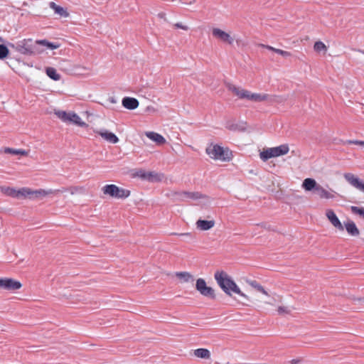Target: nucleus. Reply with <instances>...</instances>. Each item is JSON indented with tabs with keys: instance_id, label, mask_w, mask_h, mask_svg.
Here are the masks:
<instances>
[{
	"instance_id": "13",
	"label": "nucleus",
	"mask_w": 364,
	"mask_h": 364,
	"mask_svg": "<svg viewBox=\"0 0 364 364\" xmlns=\"http://www.w3.org/2000/svg\"><path fill=\"white\" fill-rule=\"evenodd\" d=\"M93 132L99 135L104 141L107 143L115 144L119 141L118 136L113 132L105 128L93 129Z\"/></svg>"
},
{
	"instance_id": "15",
	"label": "nucleus",
	"mask_w": 364,
	"mask_h": 364,
	"mask_svg": "<svg viewBox=\"0 0 364 364\" xmlns=\"http://www.w3.org/2000/svg\"><path fill=\"white\" fill-rule=\"evenodd\" d=\"M215 225V220L211 216L207 218H199L196 222V228L199 231H208L213 229Z\"/></svg>"
},
{
	"instance_id": "38",
	"label": "nucleus",
	"mask_w": 364,
	"mask_h": 364,
	"mask_svg": "<svg viewBox=\"0 0 364 364\" xmlns=\"http://www.w3.org/2000/svg\"><path fill=\"white\" fill-rule=\"evenodd\" d=\"M178 2L181 5L192 6L196 2V0H178Z\"/></svg>"
},
{
	"instance_id": "9",
	"label": "nucleus",
	"mask_w": 364,
	"mask_h": 364,
	"mask_svg": "<svg viewBox=\"0 0 364 364\" xmlns=\"http://www.w3.org/2000/svg\"><path fill=\"white\" fill-rule=\"evenodd\" d=\"M53 191L51 189H32L23 187V200H43L53 195Z\"/></svg>"
},
{
	"instance_id": "7",
	"label": "nucleus",
	"mask_w": 364,
	"mask_h": 364,
	"mask_svg": "<svg viewBox=\"0 0 364 364\" xmlns=\"http://www.w3.org/2000/svg\"><path fill=\"white\" fill-rule=\"evenodd\" d=\"M289 152V146L287 144L278 146L263 149L259 152V157L263 161H267L269 159L279 157L287 155Z\"/></svg>"
},
{
	"instance_id": "25",
	"label": "nucleus",
	"mask_w": 364,
	"mask_h": 364,
	"mask_svg": "<svg viewBox=\"0 0 364 364\" xmlns=\"http://www.w3.org/2000/svg\"><path fill=\"white\" fill-rule=\"evenodd\" d=\"M123 107L127 109H135L139 107V101L134 97H126L122 101Z\"/></svg>"
},
{
	"instance_id": "32",
	"label": "nucleus",
	"mask_w": 364,
	"mask_h": 364,
	"mask_svg": "<svg viewBox=\"0 0 364 364\" xmlns=\"http://www.w3.org/2000/svg\"><path fill=\"white\" fill-rule=\"evenodd\" d=\"M36 43L45 46L48 50H55L60 47L59 44H55L46 40L38 41Z\"/></svg>"
},
{
	"instance_id": "19",
	"label": "nucleus",
	"mask_w": 364,
	"mask_h": 364,
	"mask_svg": "<svg viewBox=\"0 0 364 364\" xmlns=\"http://www.w3.org/2000/svg\"><path fill=\"white\" fill-rule=\"evenodd\" d=\"M175 277L181 284H193L195 281L194 276L188 272H177Z\"/></svg>"
},
{
	"instance_id": "1",
	"label": "nucleus",
	"mask_w": 364,
	"mask_h": 364,
	"mask_svg": "<svg viewBox=\"0 0 364 364\" xmlns=\"http://www.w3.org/2000/svg\"><path fill=\"white\" fill-rule=\"evenodd\" d=\"M214 279L224 294L245 306L250 303L259 309L272 308L276 304V295L255 280L247 282L253 289L251 295L247 294L228 272L220 270L214 274Z\"/></svg>"
},
{
	"instance_id": "3",
	"label": "nucleus",
	"mask_w": 364,
	"mask_h": 364,
	"mask_svg": "<svg viewBox=\"0 0 364 364\" xmlns=\"http://www.w3.org/2000/svg\"><path fill=\"white\" fill-rule=\"evenodd\" d=\"M213 38L218 42L228 46L236 43L238 48L244 49L248 46V42L241 38H237L232 30L228 28L213 26L210 29Z\"/></svg>"
},
{
	"instance_id": "24",
	"label": "nucleus",
	"mask_w": 364,
	"mask_h": 364,
	"mask_svg": "<svg viewBox=\"0 0 364 364\" xmlns=\"http://www.w3.org/2000/svg\"><path fill=\"white\" fill-rule=\"evenodd\" d=\"M50 7L56 14H58L61 18H66L70 16V13L66 8L57 5L54 2L50 3Z\"/></svg>"
},
{
	"instance_id": "4",
	"label": "nucleus",
	"mask_w": 364,
	"mask_h": 364,
	"mask_svg": "<svg viewBox=\"0 0 364 364\" xmlns=\"http://www.w3.org/2000/svg\"><path fill=\"white\" fill-rule=\"evenodd\" d=\"M208 156L215 161L228 163L232 160V151L227 146L219 144L211 143L205 149Z\"/></svg>"
},
{
	"instance_id": "16",
	"label": "nucleus",
	"mask_w": 364,
	"mask_h": 364,
	"mask_svg": "<svg viewBox=\"0 0 364 364\" xmlns=\"http://www.w3.org/2000/svg\"><path fill=\"white\" fill-rule=\"evenodd\" d=\"M1 192L9 197L23 200V188H15L9 186L1 187Z\"/></svg>"
},
{
	"instance_id": "46",
	"label": "nucleus",
	"mask_w": 364,
	"mask_h": 364,
	"mask_svg": "<svg viewBox=\"0 0 364 364\" xmlns=\"http://www.w3.org/2000/svg\"><path fill=\"white\" fill-rule=\"evenodd\" d=\"M23 65H27V66L32 67V65H30L29 64L26 63H23Z\"/></svg>"
},
{
	"instance_id": "29",
	"label": "nucleus",
	"mask_w": 364,
	"mask_h": 364,
	"mask_svg": "<svg viewBox=\"0 0 364 364\" xmlns=\"http://www.w3.org/2000/svg\"><path fill=\"white\" fill-rule=\"evenodd\" d=\"M262 46L266 48L267 49H268L269 50H272V51H274V52L278 53L279 55H282L284 58H290L291 56V53L290 52H289V51L283 50L278 49V48H274L272 46H270L262 45Z\"/></svg>"
},
{
	"instance_id": "18",
	"label": "nucleus",
	"mask_w": 364,
	"mask_h": 364,
	"mask_svg": "<svg viewBox=\"0 0 364 364\" xmlns=\"http://www.w3.org/2000/svg\"><path fill=\"white\" fill-rule=\"evenodd\" d=\"M173 196L180 200H186V199L198 200V199H203V198H207L205 196H204L198 192H186V191L175 192L173 193Z\"/></svg>"
},
{
	"instance_id": "43",
	"label": "nucleus",
	"mask_w": 364,
	"mask_h": 364,
	"mask_svg": "<svg viewBox=\"0 0 364 364\" xmlns=\"http://www.w3.org/2000/svg\"><path fill=\"white\" fill-rule=\"evenodd\" d=\"M355 144H359L364 146V141H355L353 142Z\"/></svg>"
},
{
	"instance_id": "28",
	"label": "nucleus",
	"mask_w": 364,
	"mask_h": 364,
	"mask_svg": "<svg viewBox=\"0 0 364 364\" xmlns=\"http://www.w3.org/2000/svg\"><path fill=\"white\" fill-rule=\"evenodd\" d=\"M46 75L55 81H58L60 80L61 76L59 73H58L55 68L52 67H48L46 68Z\"/></svg>"
},
{
	"instance_id": "34",
	"label": "nucleus",
	"mask_w": 364,
	"mask_h": 364,
	"mask_svg": "<svg viewBox=\"0 0 364 364\" xmlns=\"http://www.w3.org/2000/svg\"><path fill=\"white\" fill-rule=\"evenodd\" d=\"M9 54V48L3 45H0V60H4L8 57Z\"/></svg>"
},
{
	"instance_id": "22",
	"label": "nucleus",
	"mask_w": 364,
	"mask_h": 364,
	"mask_svg": "<svg viewBox=\"0 0 364 364\" xmlns=\"http://www.w3.org/2000/svg\"><path fill=\"white\" fill-rule=\"evenodd\" d=\"M343 225V229L345 228L347 232L351 236H358L360 235V231L357 228L355 223L351 220H347Z\"/></svg>"
},
{
	"instance_id": "11",
	"label": "nucleus",
	"mask_w": 364,
	"mask_h": 364,
	"mask_svg": "<svg viewBox=\"0 0 364 364\" xmlns=\"http://www.w3.org/2000/svg\"><path fill=\"white\" fill-rule=\"evenodd\" d=\"M277 315L279 316H287L292 314L295 308L290 303L282 301L280 296H276V304L273 306Z\"/></svg>"
},
{
	"instance_id": "44",
	"label": "nucleus",
	"mask_w": 364,
	"mask_h": 364,
	"mask_svg": "<svg viewBox=\"0 0 364 364\" xmlns=\"http://www.w3.org/2000/svg\"><path fill=\"white\" fill-rule=\"evenodd\" d=\"M79 68H80L83 71H87L89 70V68L86 66H80V65H78L77 66Z\"/></svg>"
},
{
	"instance_id": "42",
	"label": "nucleus",
	"mask_w": 364,
	"mask_h": 364,
	"mask_svg": "<svg viewBox=\"0 0 364 364\" xmlns=\"http://www.w3.org/2000/svg\"><path fill=\"white\" fill-rule=\"evenodd\" d=\"M84 114H85L87 117H91V116H93V115H94V114H93L92 112H90V111H85V112H84Z\"/></svg>"
},
{
	"instance_id": "37",
	"label": "nucleus",
	"mask_w": 364,
	"mask_h": 364,
	"mask_svg": "<svg viewBox=\"0 0 364 364\" xmlns=\"http://www.w3.org/2000/svg\"><path fill=\"white\" fill-rule=\"evenodd\" d=\"M145 112L150 114H154L158 113L159 110L157 108L154 107L153 105H147L145 108Z\"/></svg>"
},
{
	"instance_id": "5",
	"label": "nucleus",
	"mask_w": 364,
	"mask_h": 364,
	"mask_svg": "<svg viewBox=\"0 0 364 364\" xmlns=\"http://www.w3.org/2000/svg\"><path fill=\"white\" fill-rule=\"evenodd\" d=\"M301 188L308 193H313L321 200H331L335 198L332 191L327 190L316 182L314 178H306L301 183Z\"/></svg>"
},
{
	"instance_id": "33",
	"label": "nucleus",
	"mask_w": 364,
	"mask_h": 364,
	"mask_svg": "<svg viewBox=\"0 0 364 364\" xmlns=\"http://www.w3.org/2000/svg\"><path fill=\"white\" fill-rule=\"evenodd\" d=\"M173 28L175 29H180L183 31H188L190 30V26L185 22L183 21H178L173 25Z\"/></svg>"
},
{
	"instance_id": "30",
	"label": "nucleus",
	"mask_w": 364,
	"mask_h": 364,
	"mask_svg": "<svg viewBox=\"0 0 364 364\" xmlns=\"http://www.w3.org/2000/svg\"><path fill=\"white\" fill-rule=\"evenodd\" d=\"M65 190L68 191L71 196H74L76 193H84L85 191V188L82 186H73L68 187Z\"/></svg>"
},
{
	"instance_id": "20",
	"label": "nucleus",
	"mask_w": 364,
	"mask_h": 364,
	"mask_svg": "<svg viewBox=\"0 0 364 364\" xmlns=\"http://www.w3.org/2000/svg\"><path fill=\"white\" fill-rule=\"evenodd\" d=\"M344 178L353 186L364 192V181H360L357 176L352 173H346Z\"/></svg>"
},
{
	"instance_id": "6",
	"label": "nucleus",
	"mask_w": 364,
	"mask_h": 364,
	"mask_svg": "<svg viewBox=\"0 0 364 364\" xmlns=\"http://www.w3.org/2000/svg\"><path fill=\"white\" fill-rule=\"evenodd\" d=\"M54 114L64 124L86 129L89 124L81 116L73 110L54 109Z\"/></svg>"
},
{
	"instance_id": "26",
	"label": "nucleus",
	"mask_w": 364,
	"mask_h": 364,
	"mask_svg": "<svg viewBox=\"0 0 364 364\" xmlns=\"http://www.w3.org/2000/svg\"><path fill=\"white\" fill-rule=\"evenodd\" d=\"M314 50L318 55L326 56L328 52V46L321 41H317L314 44Z\"/></svg>"
},
{
	"instance_id": "41",
	"label": "nucleus",
	"mask_w": 364,
	"mask_h": 364,
	"mask_svg": "<svg viewBox=\"0 0 364 364\" xmlns=\"http://www.w3.org/2000/svg\"><path fill=\"white\" fill-rule=\"evenodd\" d=\"M18 50L23 53V54H31L32 52L30 51L29 50L25 48V49H23V48H21V49H18Z\"/></svg>"
},
{
	"instance_id": "23",
	"label": "nucleus",
	"mask_w": 364,
	"mask_h": 364,
	"mask_svg": "<svg viewBox=\"0 0 364 364\" xmlns=\"http://www.w3.org/2000/svg\"><path fill=\"white\" fill-rule=\"evenodd\" d=\"M145 136L159 146L166 142V139L162 135L154 132H146Z\"/></svg>"
},
{
	"instance_id": "47",
	"label": "nucleus",
	"mask_w": 364,
	"mask_h": 364,
	"mask_svg": "<svg viewBox=\"0 0 364 364\" xmlns=\"http://www.w3.org/2000/svg\"><path fill=\"white\" fill-rule=\"evenodd\" d=\"M0 329H1V326L0 325Z\"/></svg>"
},
{
	"instance_id": "17",
	"label": "nucleus",
	"mask_w": 364,
	"mask_h": 364,
	"mask_svg": "<svg viewBox=\"0 0 364 364\" xmlns=\"http://www.w3.org/2000/svg\"><path fill=\"white\" fill-rule=\"evenodd\" d=\"M326 217L331 224L339 231H343V225L338 216L332 209H327L325 213Z\"/></svg>"
},
{
	"instance_id": "21",
	"label": "nucleus",
	"mask_w": 364,
	"mask_h": 364,
	"mask_svg": "<svg viewBox=\"0 0 364 364\" xmlns=\"http://www.w3.org/2000/svg\"><path fill=\"white\" fill-rule=\"evenodd\" d=\"M193 355L195 358L202 359L204 360H210L212 358L211 352L207 348H197L193 351Z\"/></svg>"
},
{
	"instance_id": "27",
	"label": "nucleus",
	"mask_w": 364,
	"mask_h": 364,
	"mask_svg": "<svg viewBox=\"0 0 364 364\" xmlns=\"http://www.w3.org/2000/svg\"><path fill=\"white\" fill-rule=\"evenodd\" d=\"M226 129L230 131L243 130L244 126L235 120H228L225 122Z\"/></svg>"
},
{
	"instance_id": "14",
	"label": "nucleus",
	"mask_w": 364,
	"mask_h": 364,
	"mask_svg": "<svg viewBox=\"0 0 364 364\" xmlns=\"http://www.w3.org/2000/svg\"><path fill=\"white\" fill-rule=\"evenodd\" d=\"M22 284L20 281L13 278H1L0 279V289L6 291H16L22 287Z\"/></svg>"
},
{
	"instance_id": "36",
	"label": "nucleus",
	"mask_w": 364,
	"mask_h": 364,
	"mask_svg": "<svg viewBox=\"0 0 364 364\" xmlns=\"http://www.w3.org/2000/svg\"><path fill=\"white\" fill-rule=\"evenodd\" d=\"M350 299L355 304H364V296L353 295L350 297Z\"/></svg>"
},
{
	"instance_id": "45",
	"label": "nucleus",
	"mask_w": 364,
	"mask_h": 364,
	"mask_svg": "<svg viewBox=\"0 0 364 364\" xmlns=\"http://www.w3.org/2000/svg\"><path fill=\"white\" fill-rule=\"evenodd\" d=\"M299 362H300V360H291V363H292V364H297V363H299Z\"/></svg>"
},
{
	"instance_id": "31",
	"label": "nucleus",
	"mask_w": 364,
	"mask_h": 364,
	"mask_svg": "<svg viewBox=\"0 0 364 364\" xmlns=\"http://www.w3.org/2000/svg\"><path fill=\"white\" fill-rule=\"evenodd\" d=\"M6 154H11L14 155H21L27 156L28 155V151L23 149H14L11 148H6L4 150Z\"/></svg>"
},
{
	"instance_id": "35",
	"label": "nucleus",
	"mask_w": 364,
	"mask_h": 364,
	"mask_svg": "<svg viewBox=\"0 0 364 364\" xmlns=\"http://www.w3.org/2000/svg\"><path fill=\"white\" fill-rule=\"evenodd\" d=\"M350 210L353 213L356 214L364 218V208L358 206H350Z\"/></svg>"
},
{
	"instance_id": "12",
	"label": "nucleus",
	"mask_w": 364,
	"mask_h": 364,
	"mask_svg": "<svg viewBox=\"0 0 364 364\" xmlns=\"http://www.w3.org/2000/svg\"><path fill=\"white\" fill-rule=\"evenodd\" d=\"M134 176L151 183L160 182L164 178V175L161 173L156 171H146L142 169L137 170L134 173Z\"/></svg>"
},
{
	"instance_id": "2",
	"label": "nucleus",
	"mask_w": 364,
	"mask_h": 364,
	"mask_svg": "<svg viewBox=\"0 0 364 364\" xmlns=\"http://www.w3.org/2000/svg\"><path fill=\"white\" fill-rule=\"evenodd\" d=\"M229 90L238 99L245 100L252 103H266L273 102L272 97L265 92H252L235 85L229 87ZM282 97L275 96L274 102H282Z\"/></svg>"
},
{
	"instance_id": "39",
	"label": "nucleus",
	"mask_w": 364,
	"mask_h": 364,
	"mask_svg": "<svg viewBox=\"0 0 364 364\" xmlns=\"http://www.w3.org/2000/svg\"><path fill=\"white\" fill-rule=\"evenodd\" d=\"M157 16L159 19L163 20L165 22H168V16L165 12H159L157 14Z\"/></svg>"
},
{
	"instance_id": "40",
	"label": "nucleus",
	"mask_w": 364,
	"mask_h": 364,
	"mask_svg": "<svg viewBox=\"0 0 364 364\" xmlns=\"http://www.w3.org/2000/svg\"><path fill=\"white\" fill-rule=\"evenodd\" d=\"M271 185L268 186H267V189L269 191L272 192V193H275V189H274V186H275V181L274 180H271Z\"/></svg>"
},
{
	"instance_id": "10",
	"label": "nucleus",
	"mask_w": 364,
	"mask_h": 364,
	"mask_svg": "<svg viewBox=\"0 0 364 364\" xmlns=\"http://www.w3.org/2000/svg\"><path fill=\"white\" fill-rule=\"evenodd\" d=\"M196 290L203 297L209 299L216 298L215 289L208 285L207 282L203 278H198L196 280Z\"/></svg>"
},
{
	"instance_id": "8",
	"label": "nucleus",
	"mask_w": 364,
	"mask_h": 364,
	"mask_svg": "<svg viewBox=\"0 0 364 364\" xmlns=\"http://www.w3.org/2000/svg\"><path fill=\"white\" fill-rule=\"evenodd\" d=\"M104 195L115 199H126L131 196V191L114 184L106 185L102 188Z\"/></svg>"
}]
</instances>
